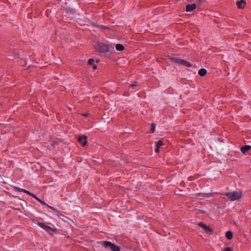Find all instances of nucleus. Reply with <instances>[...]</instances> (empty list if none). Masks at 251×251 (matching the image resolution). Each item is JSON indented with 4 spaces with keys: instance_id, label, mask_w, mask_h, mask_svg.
I'll return each instance as SVG.
<instances>
[{
    "instance_id": "19",
    "label": "nucleus",
    "mask_w": 251,
    "mask_h": 251,
    "mask_svg": "<svg viewBox=\"0 0 251 251\" xmlns=\"http://www.w3.org/2000/svg\"><path fill=\"white\" fill-rule=\"evenodd\" d=\"M203 1H204V0H196V1L195 3L197 4V7H200Z\"/></svg>"
},
{
    "instance_id": "28",
    "label": "nucleus",
    "mask_w": 251,
    "mask_h": 251,
    "mask_svg": "<svg viewBox=\"0 0 251 251\" xmlns=\"http://www.w3.org/2000/svg\"><path fill=\"white\" fill-rule=\"evenodd\" d=\"M32 197H33V198H34L35 200H36L37 201H38V200H39L40 199L38 198L35 195H34V194H33L32 196Z\"/></svg>"
},
{
    "instance_id": "31",
    "label": "nucleus",
    "mask_w": 251,
    "mask_h": 251,
    "mask_svg": "<svg viewBox=\"0 0 251 251\" xmlns=\"http://www.w3.org/2000/svg\"><path fill=\"white\" fill-rule=\"evenodd\" d=\"M101 28H104V29H108V27H107V26H103V25H100V26Z\"/></svg>"
},
{
    "instance_id": "8",
    "label": "nucleus",
    "mask_w": 251,
    "mask_h": 251,
    "mask_svg": "<svg viewBox=\"0 0 251 251\" xmlns=\"http://www.w3.org/2000/svg\"><path fill=\"white\" fill-rule=\"evenodd\" d=\"M46 206H47L48 207H49V208H50V209L53 210L54 211H55L56 212V215L59 218H61V217H65L63 215H62V214L60 213V211H58L57 209L55 208L54 207L51 206H50L48 204V205H46Z\"/></svg>"
},
{
    "instance_id": "18",
    "label": "nucleus",
    "mask_w": 251,
    "mask_h": 251,
    "mask_svg": "<svg viewBox=\"0 0 251 251\" xmlns=\"http://www.w3.org/2000/svg\"><path fill=\"white\" fill-rule=\"evenodd\" d=\"M155 124L152 123L151 126V133H153L155 131Z\"/></svg>"
},
{
    "instance_id": "17",
    "label": "nucleus",
    "mask_w": 251,
    "mask_h": 251,
    "mask_svg": "<svg viewBox=\"0 0 251 251\" xmlns=\"http://www.w3.org/2000/svg\"><path fill=\"white\" fill-rule=\"evenodd\" d=\"M163 145V142L161 140H159L155 142L156 147L160 148L161 146Z\"/></svg>"
},
{
    "instance_id": "24",
    "label": "nucleus",
    "mask_w": 251,
    "mask_h": 251,
    "mask_svg": "<svg viewBox=\"0 0 251 251\" xmlns=\"http://www.w3.org/2000/svg\"><path fill=\"white\" fill-rule=\"evenodd\" d=\"M137 86V82H134L133 83L130 85V87L132 89H134L135 87Z\"/></svg>"
},
{
    "instance_id": "4",
    "label": "nucleus",
    "mask_w": 251,
    "mask_h": 251,
    "mask_svg": "<svg viewBox=\"0 0 251 251\" xmlns=\"http://www.w3.org/2000/svg\"><path fill=\"white\" fill-rule=\"evenodd\" d=\"M171 60L172 62L175 63L177 64H179L181 65L185 66L187 67H191V64L189 62L185 61L184 60L181 59L180 58L177 57H172Z\"/></svg>"
},
{
    "instance_id": "2",
    "label": "nucleus",
    "mask_w": 251,
    "mask_h": 251,
    "mask_svg": "<svg viewBox=\"0 0 251 251\" xmlns=\"http://www.w3.org/2000/svg\"><path fill=\"white\" fill-rule=\"evenodd\" d=\"M114 50L112 44L100 43L98 44V50L102 53H106Z\"/></svg>"
},
{
    "instance_id": "23",
    "label": "nucleus",
    "mask_w": 251,
    "mask_h": 251,
    "mask_svg": "<svg viewBox=\"0 0 251 251\" xmlns=\"http://www.w3.org/2000/svg\"><path fill=\"white\" fill-rule=\"evenodd\" d=\"M23 192H24L27 195L30 196H32L33 195V193H31L30 192L25 190V189H24V191H23Z\"/></svg>"
},
{
    "instance_id": "29",
    "label": "nucleus",
    "mask_w": 251,
    "mask_h": 251,
    "mask_svg": "<svg viewBox=\"0 0 251 251\" xmlns=\"http://www.w3.org/2000/svg\"><path fill=\"white\" fill-rule=\"evenodd\" d=\"M92 68L94 70H96L97 68V65L94 64L93 65H92Z\"/></svg>"
},
{
    "instance_id": "5",
    "label": "nucleus",
    "mask_w": 251,
    "mask_h": 251,
    "mask_svg": "<svg viewBox=\"0 0 251 251\" xmlns=\"http://www.w3.org/2000/svg\"><path fill=\"white\" fill-rule=\"evenodd\" d=\"M87 137L85 135H80L78 137L77 141L81 144L82 147L86 145L87 143Z\"/></svg>"
},
{
    "instance_id": "21",
    "label": "nucleus",
    "mask_w": 251,
    "mask_h": 251,
    "mask_svg": "<svg viewBox=\"0 0 251 251\" xmlns=\"http://www.w3.org/2000/svg\"><path fill=\"white\" fill-rule=\"evenodd\" d=\"M13 188L17 192H23V191L24 190V189L20 188H19L18 187H16V186H14Z\"/></svg>"
},
{
    "instance_id": "27",
    "label": "nucleus",
    "mask_w": 251,
    "mask_h": 251,
    "mask_svg": "<svg viewBox=\"0 0 251 251\" xmlns=\"http://www.w3.org/2000/svg\"><path fill=\"white\" fill-rule=\"evenodd\" d=\"M223 251H232V250L230 248L226 247L224 249Z\"/></svg>"
},
{
    "instance_id": "12",
    "label": "nucleus",
    "mask_w": 251,
    "mask_h": 251,
    "mask_svg": "<svg viewBox=\"0 0 251 251\" xmlns=\"http://www.w3.org/2000/svg\"><path fill=\"white\" fill-rule=\"evenodd\" d=\"M37 225L41 227L42 229H44L45 231L47 229V228L48 226L46 225V224L43 222H37Z\"/></svg>"
},
{
    "instance_id": "20",
    "label": "nucleus",
    "mask_w": 251,
    "mask_h": 251,
    "mask_svg": "<svg viewBox=\"0 0 251 251\" xmlns=\"http://www.w3.org/2000/svg\"><path fill=\"white\" fill-rule=\"evenodd\" d=\"M94 59L93 58H90L88 61V63L89 65H92L94 64Z\"/></svg>"
},
{
    "instance_id": "15",
    "label": "nucleus",
    "mask_w": 251,
    "mask_h": 251,
    "mask_svg": "<svg viewBox=\"0 0 251 251\" xmlns=\"http://www.w3.org/2000/svg\"><path fill=\"white\" fill-rule=\"evenodd\" d=\"M207 73V71L205 69H201L198 72V74L201 76H204Z\"/></svg>"
},
{
    "instance_id": "13",
    "label": "nucleus",
    "mask_w": 251,
    "mask_h": 251,
    "mask_svg": "<svg viewBox=\"0 0 251 251\" xmlns=\"http://www.w3.org/2000/svg\"><path fill=\"white\" fill-rule=\"evenodd\" d=\"M56 231V228L53 229L50 226H48L46 231L50 235H53V232Z\"/></svg>"
},
{
    "instance_id": "14",
    "label": "nucleus",
    "mask_w": 251,
    "mask_h": 251,
    "mask_svg": "<svg viewBox=\"0 0 251 251\" xmlns=\"http://www.w3.org/2000/svg\"><path fill=\"white\" fill-rule=\"evenodd\" d=\"M225 236L228 240H231L233 237V233L231 231L229 230L226 232Z\"/></svg>"
},
{
    "instance_id": "3",
    "label": "nucleus",
    "mask_w": 251,
    "mask_h": 251,
    "mask_svg": "<svg viewBox=\"0 0 251 251\" xmlns=\"http://www.w3.org/2000/svg\"><path fill=\"white\" fill-rule=\"evenodd\" d=\"M101 245L106 250H109L111 251H121V247L120 246L112 243L110 241H103Z\"/></svg>"
},
{
    "instance_id": "22",
    "label": "nucleus",
    "mask_w": 251,
    "mask_h": 251,
    "mask_svg": "<svg viewBox=\"0 0 251 251\" xmlns=\"http://www.w3.org/2000/svg\"><path fill=\"white\" fill-rule=\"evenodd\" d=\"M198 225L201 227L202 228H204V227L206 225L205 224H204L202 222H200L198 223Z\"/></svg>"
},
{
    "instance_id": "11",
    "label": "nucleus",
    "mask_w": 251,
    "mask_h": 251,
    "mask_svg": "<svg viewBox=\"0 0 251 251\" xmlns=\"http://www.w3.org/2000/svg\"><path fill=\"white\" fill-rule=\"evenodd\" d=\"M203 229L204 230V231L206 234H208L209 235L212 234L213 232V229L210 228L207 225L205 226L204 227Z\"/></svg>"
},
{
    "instance_id": "30",
    "label": "nucleus",
    "mask_w": 251,
    "mask_h": 251,
    "mask_svg": "<svg viewBox=\"0 0 251 251\" xmlns=\"http://www.w3.org/2000/svg\"><path fill=\"white\" fill-rule=\"evenodd\" d=\"M155 152L156 153H158V152H159V148H156H156H155Z\"/></svg>"
},
{
    "instance_id": "16",
    "label": "nucleus",
    "mask_w": 251,
    "mask_h": 251,
    "mask_svg": "<svg viewBox=\"0 0 251 251\" xmlns=\"http://www.w3.org/2000/svg\"><path fill=\"white\" fill-rule=\"evenodd\" d=\"M116 49L118 51H122L125 49V47L120 44H117L115 46Z\"/></svg>"
},
{
    "instance_id": "10",
    "label": "nucleus",
    "mask_w": 251,
    "mask_h": 251,
    "mask_svg": "<svg viewBox=\"0 0 251 251\" xmlns=\"http://www.w3.org/2000/svg\"><path fill=\"white\" fill-rule=\"evenodd\" d=\"M203 229L204 230V231L206 234H208L209 235L212 234L213 232V229L210 228L207 225L205 226L204 227Z\"/></svg>"
},
{
    "instance_id": "26",
    "label": "nucleus",
    "mask_w": 251,
    "mask_h": 251,
    "mask_svg": "<svg viewBox=\"0 0 251 251\" xmlns=\"http://www.w3.org/2000/svg\"><path fill=\"white\" fill-rule=\"evenodd\" d=\"M197 211H198V213L204 214L206 213L205 211L201 210V209H197Z\"/></svg>"
},
{
    "instance_id": "1",
    "label": "nucleus",
    "mask_w": 251,
    "mask_h": 251,
    "mask_svg": "<svg viewBox=\"0 0 251 251\" xmlns=\"http://www.w3.org/2000/svg\"><path fill=\"white\" fill-rule=\"evenodd\" d=\"M227 197L230 201L239 200L242 196V191H233L230 192H225L223 194Z\"/></svg>"
},
{
    "instance_id": "25",
    "label": "nucleus",
    "mask_w": 251,
    "mask_h": 251,
    "mask_svg": "<svg viewBox=\"0 0 251 251\" xmlns=\"http://www.w3.org/2000/svg\"><path fill=\"white\" fill-rule=\"evenodd\" d=\"M38 201H39L43 205H48L47 203H46L45 201H43L41 199L38 200Z\"/></svg>"
},
{
    "instance_id": "32",
    "label": "nucleus",
    "mask_w": 251,
    "mask_h": 251,
    "mask_svg": "<svg viewBox=\"0 0 251 251\" xmlns=\"http://www.w3.org/2000/svg\"><path fill=\"white\" fill-rule=\"evenodd\" d=\"M15 198H19L18 196H13Z\"/></svg>"
},
{
    "instance_id": "9",
    "label": "nucleus",
    "mask_w": 251,
    "mask_h": 251,
    "mask_svg": "<svg viewBox=\"0 0 251 251\" xmlns=\"http://www.w3.org/2000/svg\"><path fill=\"white\" fill-rule=\"evenodd\" d=\"M251 149V147L249 145H245L241 148V151L242 153L245 154Z\"/></svg>"
},
{
    "instance_id": "6",
    "label": "nucleus",
    "mask_w": 251,
    "mask_h": 251,
    "mask_svg": "<svg viewBox=\"0 0 251 251\" xmlns=\"http://www.w3.org/2000/svg\"><path fill=\"white\" fill-rule=\"evenodd\" d=\"M196 8L197 4L196 3L187 4L186 6V11L188 12H191L193 11Z\"/></svg>"
},
{
    "instance_id": "7",
    "label": "nucleus",
    "mask_w": 251,
    "mask_h": 251,
    "mask_svg": "<svg viewBox=\"0 0 251 251\" xmlns=\"http://www.w3.org/2000/svg\"><path fill=\"white\" fill-rule=\"evenodd\" d=\"M236 4L238 8L242 9L245 6L246 2L245 0H237Z\"/></svg>"
}]
</instances>
